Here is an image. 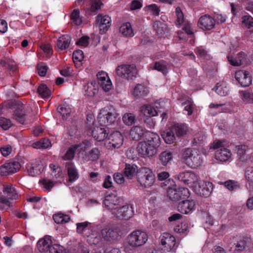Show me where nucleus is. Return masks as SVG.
<instances>
[{"instance_id": "52", "label": "nucleus", "mask_w": 253, "mask_h": 253, "mask_svg": "<svg viewBox=\"0 0 253 253\" xmlns=\"http://www.w3.org/2000/svg\"><path fill=\"white\" fill-rule=\"evenodd\" d=\"M48 69L46 63L42 62L39 63L37 65L38 74L41 77H44L46 75Z\"/></svg>"}, {"instance_id": "15", "label": "nucleus", "mask_w": 253, "mask_h": 253, "mask_svg": "<svg viewBox=\"0 0 253 253\" xmlns=\"http://www.w3.org/2000/svg\"><path fill=\"white\" fill-rule=\"evenodd\" d=\"M42 166L41 162L35 161L26 164V169L28 175L30 176L35 177L41 174L43 171Z\"/></svg>"}, {"instance_id": "21", "label": "nucleus", "mask_w": 253, "mask_h": 253, "mask_svg": "<svg viewBox=\"0 0 253 253\" xmlns=\"http://www.w3.org/2000/svg\"><path fill=\"white\" fill-rule=\"evenodd\" d=\"M248 150L249 147L246 145L242 144L236 146L235 150L236 151L240 161L244 163L247 161L249 156L246 152Z\"/></svg>"}, {"instance_id": "12", "label": "nucleus", "mask_w": 253, "mask_h": 253, "mask_svg": "<svg viewBox=\"0 0 253 253\" xmlns=\"http://www.w3.org/2000/svg\"><path fill=\"white\" fill-rule=\"evenodd\" d=\"M177 178L179 181H182L185 184L193 185L198 180L196 174L191 171H184L180 172L177 175Z\"/></svg>"}, {"instance_id": "19", "label": "nucleus", "mask_w": 253, "mask_h": 253, "mask_svg": "<svg viewBox=\"0 0 253 253\" xmlns=\"http://www.w3.org/2000/svg\"><path fill=\"white\" fill-rule=\"evenodd\" d=\"M149 92V91L146 86L142 84H138L131 91V95L133 97L136 99L144 98L148 95Z\"/></svg>"}, {"instance_id": "43", "label": "nucleus", "mask_w": 253, "mask_h": 253, "mask_svg": "<svg viewBox=\"0 0 253 253\" xmlns=\"http://www.w3.org/2000/svg\"><path fill=\"white\" fill-rule=\"evenodd\" d=\"M192 148H187L183 149L180 152L181 160L187 165V163L190 164L191 162L189 160V158L192 152Z\"/></svg>"}, {"instance_id": "46", "label": "nucleus", "mask_w": 253, "mask_h": 253, "mask_svg": "<svg viewBox=\"0 0 253 253\" xmlns=\"http://www.w3.org/2000/svg\"><path fill=\"white\" fill-rule=\"evenodd\" d=\"M147 149H148L147 143L145 141L140 142L136 148L137 152L141 157H147Z\"/></svg>"}, {"instance_id": "24", "label": "nucleus", "mask_w": 253, "mask_h": 253, "mask_svg": "<svg viewBox=\"0 0 253 253\" xmlns=\"http://www.w3.org/2000/svg\"><path fill=\"white\" fill-rule=\"evenodd\" d=\"M231 156L230 151L225 148L217 150L215 152V158L220 162H226Z\"/></svg>"}, {"instance_id": "2", "label": "nucleus", "mask_w": 253, "mask_h": 253, "mask_svg": "<svg viewBox=\"0 0 253 253\" xmlns=\"http://www.w3.org/2000/svg\"><path fill=\"white\" fill-rule=\"evenodd\" d=\"M156 177L152 169L148 168L142 167L139 169L137 181L145 187L150 186L154 184Z\"/></svg>"}, {"instance_id": "5", "label": "nucleus", "mask_w": 253, "mask_h": 253, "mask_svg": "<svg viewBox=\"0 0 253 253\" xmlns=\"http://www.w3.org/2000/svg\"><path fill=\"white\" fill-rule=\"evenodd\" d=\"M21 167V166L19 162L10 160L0 167V173L3 176L12 174L18 171Z\"/></svg>"}, {"instance_id": "27", "label": "nucleus", "mask_w": 253, "mask_h": 253, "mask_svg": "<svg viewBox=\"0 0 253 253\" xmlns=\"http://www.w3.org/2000/svg\"><path fill=\"white\" fill-rule=\"evenodd\" d=\"M145 139L149 145H153L159 147L160 145V138L155 133L148 132L145 134Z\"/></svg>"}, {"instance_id": "23", "label": "nucleus", "mask_w": 253, "mask_h": 253, "mask_svg": "<svg viewBox=\"0 0 253 253\" xmlns=\"http://www.w3.org/2000/svg\"><path fill=\"white\" fill-rule=\"evenodd\" d=\"M14 119L21 124H24L25 121V112L24 110V105L23 104L18 105L14 111L13 114Z\"/></svg>"}, {"instance_id": "59", "label": "nucleus", "mask_w": 253, "mask_h": 253, "mask_svg": "<svg viewBox=\"0 0 253 253\" xmlns=\"http://www.w3.org/2000/svg\"><path fill=\"white\" fill-rule=\"evenodd\" d=\"M12 125L11 121L4 117H0V126L4 130L8 129Z\"/></svg>"}, {"instance_id": "30", "label": "nucleus", "mask_w": 253, "mask_h": 253, "mask_svg": "<svg viewBox=\"0 0 253 253\" xmlns=\"http://www.w3.org/2000/svg\"><path fill=\"white\" fill-rule=\"evenodd\" d=\"M48 240L47 241L45 239H41L38 241L37 246L40 252L45 253L49 252V248L51 246L50 245L51 241L50 240Z\"/></svg>"}, {"instance_id": "33", "label": "nucleus", "mask_w": 253, "mask_h": 253, "mask_svg": "<svg viewBox=\"0 0 253 253\" xmlns=\"http://www.w3.org/2000/svg\"><path fill=\"white\" fill-rule=\"evenodd\" d=\"M139 169L134 164H127V179L136 178L138 175Z\"/></svg>"}, {"instance_id": "37", "label": "nucleus", "mask_w": 253, "mask_h": 253, "mask_svg": "<svg viewBox=\"0 0 253 253\" xmlns=\"http://www.w3.org/2000/svg\"><path fill=\"white\" fill-rule=\"evenodd\" d=\"M95 82H91L87 84V85L84 86V89L86 92V95L89 97H93L98 93V89L95 87Z\"/></svg>"}, {"instance_id": "8", "label": "nucleus", "mask_w": 253, "mask_h": 253, "mask_svg": "<svg viewBox=\"0 0 253 253\" xmlns=\"http://www.w3.org/2000/svg\"><path fill=\"white\" fill-rule=\"evenodd\" d=\"M174 157V152L167 149L159 154L157 158V163L164 167L170 166L173 162Z\"/></svg>"}, {"instance_id": "18", "label": "nucleus", "mask_w": 253, "mask_h": 253, "mask_svg": "<svg viewBox=\"0 0 253 253\" xmlns=\"http://www.w3.org/2000/svg\"><path fill=\"white\" fill-rule=\"evenodd\" d=\"M198 194L201 197L207 198L209 197L213 189V185L210 182H203L198 184Z\"/></svg>"}, {"instance_id": "64", "label": "nucleus", "mask_w": 253, "mask_h": 253, "mask_svg": "<svg viewBox=\"0 0 253 253\" xmlns=\"http://www.w3.org/2000/svg\"><path fill=\"white\" fill-rule=\"evenodd\" d=\"M245 177L248 181L253 183V167L247 168L245 171Z\"/></svg>"}, {"instance_id": "13", "label": "nucleus", "mask_w": 253, "mask_h": 253, "mask_svg": "<svg viewBox=\"0 0 253 253\" xmlns=\"http://www.w3.org/2000/svg\"><path fill=\"white\" fill-rule=\"evenodd\" d=\"M109 144L114 148H120L123 143L124 137L122 133L118 131H113L108 136Z\"/></svg>"}, {"instance_id": "57", "label": "nucleus", "mask_w": 253, "mask_h": 253, "mask_svg": "<svg viewBox=\"0 0 253 253\" xmlns=\"http://www.w3.org/2000/svg\"><path fill=\"white\" fill-rule=\"evenodd\" d=\"M242 24L248 29L253 27V18L249 15L243 16Z\"/></svg>"}, {"instance_id": "51", "label": "nucleus", "mask_w": 253, "mask_h": 253, "mask_svg": "<svg viewBox=\"0 0 253 253\" xmlns=\"http://www.w3.org/2000/svg\"><path fill=\"white\" fill-rule=\"evenodd\" d=\"M94 117L92 115L89 114L86 116V131L87 134H88V132H90V131L93 128L94 126Z\"/></svg>"}, {"instance_id": "58", "label": "nucleus", "mask_w": 253, "mask_h": 253, "mask_svg": "<svg viewBox=\"0 0 253 253\" xmlns=\"http://www.w3.org/2000/svg\"><path fill=\"white\" fill-rule=\"evenodd\" d=\"M84 58V52L82 50L78 49L74 51L73 53V59L75 62H82Z\"/></svg>"}, {"instance_id": "7", "label": "nucleus", "mask_w": 253, "mask_h": 253, "mask_svg": "<svg viewBox=\"0 0 253 253\" xmlns=\"http://www.w3.org/2000/svg\"><path fill=\"white\" fill-rule=\"evenodd\" d=\"M163 249L167 252H175L176 240L175 237L168 233H164L161 239Z\"/></svg>"}, {"instance_id": "3", "label": "nucleus", "mask_w": 253, "mask_h": 253, "mask_svg": "<svg viewBox=\"0 0 253 253\" xmlns=\"http://www.w3.org/2000/svg\"><path fill=\"white\" fill-rule=\"evenodd\" d=\"M147 240L148 235L146 233L140 230L134 231L127 236V243L133 247L144 245Z\"/></svg>"}, {"instance_id": "16", "label": "nucleus", "mask_w": 253, "mask_h": 253, "mask_svg": "<svg viewBox=\"0 0 253 253\" xmlns=\"http://www.w3.org/2000/svg\"><path fill=\"white\" fill-rule=\"evenodd\" d=\"M65 167L67 172L68 181L71 183L75 182L79 178V174L74 163L72 162H66Z\"/></svg>"}, {"instance_id": "17", "label": "nucleus", "mask_w": 253, "mask_h": 253, "mask_svg": "<svg viewBox=\"0 0 253 253\" xmlns=\"http://www.w3.org/2000/svg\"><path fill=\"white\" fill-rule=\"evenodd\" d=\"M195 207V202L193 200L183 199L179 203L177 206L178 211L183 214H187Z\"/></svg>"}, {"instance_id": "1", "label": "nucleus", "mask_w": 253, "mask_h": 253, "mask_svg": "<svg viewBox=\"0 0 253 253\" xmlns=\"http://www.w3.org/2000/svg\"><path fill=\"white\" fill-rule=\"evenodd\" d=\"M102 113L98 114L97 120L99 125L102 126H107L109 125H115L116 123L120 119L118 118L119 114L116 112L115 109L111 107L110 108L105 107Z\"/></svg>"}, {"instance_id": "31", "label": "nucleus", "mask_w": 253, "mask_h": 253, "mask_svg": "<svg viewBox=\"0 0 253 253\" xmlns=\"http://www.w3.org/2000/svg\"><path fill=\"white\" fill-rule=\"evenodd\" d=\"M0 65L5 69H9L10 71L14 72L16 70V67L14 61L8 58H3L0 59Z\"/></svg>"}, {"instance_id": "41", "label": "nucleus", "mask_w": 253, "mask_h": 253, "mask_svg": "<svg viewBox=\"0 0 253 253\" xmlns=\"http://www.w3.org/2000/svg\"><path fill=\"white\" fill-rule=\"evenodd\" d=\"M37 92L42 98H48L51 95L50 90L47 85L44 84H42L39 86Z\"/></svg>"}, {"instance_id": "22", "label": "nucleus", "mask_w": 253, "mask_h": 253, "mask_svg": "<svg viewBox=\"0 0 253 253\" xmlns=\"http://www.w3.org/2000/svg\"><path fill=\"white\" fill-rule=\"evenodd\" d=\"M103 238L106 241L114 240L117 239L119 233L117 229L105 228L101 230Z\"/></svg>"}, {"instance_id": "49", "label": "nucleus", "mask_w": 253, "mask_h": 253, "mask_svg": "<svg viewBox=\"0 0 253 253\" xmlns=\"http://www.w3.org/2000/svg\"><path fill=\"white\" fill-rule=\"evenodd\" d=\"M250 242V239L243 237L238 241L236 245V250L241 252L247 247V244Z\"/></svg>"}, {"instance_id": "34", "label": "nucleus", "mask_w": 253, "mask_h": 253, "mask_svg": "<svg viewBox=\"0 0 253 253\" xmlns=\"http://www.w3.org/2000/svg\"><path fill=\"white\" fill-rule=\"evenodd\" d=\"M53 219L57 224H64L70 220V217L69 215L58 212L53 215Z\"/></svg>"}, {"instance_id": "26", "label": "nucleus", "mask_w": 253, "mask_h": 253, "mask_svg": "<svg viewBox=\"0 0 253 253\" xmlns=\"http://www.w3.org/2000/svg\"><path fill=\"white\" fill-rule=\"evenodd\" d=\"M3 192L8 199L16 200L18 197L16 189L12 185H4Z\"/></svg>"}, {"instance_id": "38", "label": "nucleus", "mask_w": 253, "mask_h": 253, "mask_svg": "<svg viewBox=\"0 0 253 253\" xmlns=\"http://www.w3.org/2000/svg\"><path fill=\"white\" fill-rule=\"evenodd\" d=\"M171 128L174 134L178 137L181 136L186 133L187 127L184 125L176 124L174 125Z\"/></svg>"}, {"instance_id": "10", "label": "nucleus", "mask_w": 253, "mask_h": 253, "mask_svg": "<svg viewBox=\"0 0 253 253\" xmlns=\"http://www.w3.org/2000/svg\"><path fill=\"white\" fill-rule=\"evenodd\" d=\"M109 133L110 132L108 128L106 127V126L105 127L95 126L93 127L90 132H88V134H91L94 139L99 142L107 138Z\"/></svg>"}, {"instance_id": "60", "label": "nucleus", "mask_w": 253, "mask_h": 253, "mask_svg": "<svg viewBox=\"0 0 253 253\" xmlns=\"http://www.w3.org/2000/svg\"><path fill=\"white\" fill-rule=\"evenodd\" d=\"M224 184L225 187L230 191L238 189L240 188V186L237 184V182L232 180L226 181L224 183Z\"/></svg>"}, {"instance_id": "42", "label": "nucleus", "mask_w": 253, "mask_h": 253, "mask_svg": "<svg viewBox=\"0 0 253 253\" xmlns=\"http://www.w3.org/2000/svg\"><path fill=\"white\" fill-rule=\"evenodd\" d=\"M117 218L121 220H126V206H123L122 207L116 209L112 213Z\"/></svg>"}, {"instance_id": "44", "label": "nucleus", "mask_w": 253, "mask_h": 253, "mask_svg": "<svg viewBox=\"0 0 253 253\" xmlns=\"http://www.w3.org/2000/svg\"><path fill=\"white\" fill-rule=\"evenodd\" d=\"M213 89H215L216 92L221 96H226L228 94V89L223 83H217Z\"/></svg>"}, {"instance_id": "39", "label": "nucleus", "mask_w": 253, "mask_h": 253, "mask_svg": "<svg viewBox=\"0 0 253 253\" xmlns=\"http://www.w3.org/2000/svg\"><path fill=\"white\" fill-rule=\"evenodd\" d=\"M116 80H120L121 78L123 79H126V64H121L116 68Z\"/></svg>"}, {"instance_id": "63", "label": "nucleus", "mask_w": 253, "mask_h": 253, "mask_svg": "<svg viewBox=\"0 0 253 253\" xmlns=\"http://www.w3.org/2000/svg\"><path fill=\"white\" fill-rule=\"evenodd\" d=\"M182 105L184 106V110L187 111L188 115H191L193 112V104L192 102L187 100L184 102L182 103Z\"/></svg>"}, {"instance_id": "4", "label": "nucleus", "mask_w": 253, "mask_h": 253, "mask_svg": "<svg viewBox=\"0 0 253 253\" xmlns=\"http://www.w3.org/2000/svg\"><path fill=\"white\" fill-rule=\"evenodd\" d=\"M190 195L189 191L187 188H176L169 187L167 190L168 196L170 200L174 202L187 199L189 197Z\"/></svg>"}, {"instance_id": "50", "label": "nucleus", "mask_w": 253, "mask_h": 253, "mask_svg": "<svg viewBox=\"0 0 253 253\" xmlns=\"http://www.w3.org/2000/svg\"><path fill=\"white\" fill-rule=\"evenodd\" d=\"M90 1L91 5L89 8V12L96 14L103 4L101 0H90Z\"/></svg>"}, {"instance_id": "32", "label": "nucleus", "mask_w": 253, "mask_h": 253, "mask_svg": "<svg viewBox=\"0 0 253 253\" xmlns=\"http://www.w3.org/2000/svg\"><path fill=\"white\" fill-rule=\"evenodd\" d=\"M143 135L142 129L138 126H134L129 132L130 138L132 140L138 141Z\"/></svg>"}, {"instance_id": "61", "label": "nucleus", "mask_w": 253, "mask_h": 253, "mask_svg": "<svg viewBox=\"0 0 253 253\" xmlns=\"http://www.w3.org/2000/svg\"><path fill=\"white\" fill-rule=\"evenodd\" d=\"M145 115L149 117L155 116L158 115L157 110L152 106H147L144 111Z\"/></svg>"}, {"instance_id": "14", "label": "nucleus", "mask_w": 253, "mask_h": 253, "mask_svg": "<svg viewBox=\"0 0 253 253\" xmlns=\"http://www.w3.org/2000/svg\"><path fill=\"white\" fill-rule=\"evenodd\" d=\"M227 58L230 64L233 66L247 64L248 62L247 54L243 51L239 52L235 56L228 55Z\"/></svg>"}, {"instance_id": "9", "label": "nucleus", "mask_w": 253, "mask_h": 253, "mask_svg": "<svg viewBox=\"0 0 253 253\" xmlns=\"http://www.w3.org/2000/svg\"><path fill=\"white\" fill-rule=\"evenodd\" d=\"M235 78L243 87L249 86L252 84L251 76L248 71L239 70L236 72Z\"/></svg>"}, {"instance_id": "28", "label": "nucleus", "mask_w": 253, "mask_h": 253, "mask_svg": "<svg viewBox=\"0 0 253 253\" xmlns=\"http://www.w3.org/2000/svg\"><path fill=\"white\" fill-rule=\"evenodd\" d=\"M98 80V84L105 92H108L112 88V84L109 79L106 80L105 77H102L101 75H97Z\"/></svg>"}, {"instance_id": "62", "label": "nucleus", "mask_w": 253, "mask_h": 253, "mask_svg": "<svg viewBox=\"0 0 253 253\" xmlns=\"http://www.w3.org/2000/svg\"><path fill=\"white\" fill-rule=\"evenodd\" d=\"M89 43V37L87 36H84L80 38L77 42L76 44L77 45L86 47Z\"/></svg>"}, {"instance_id": "25", "label": "nucleus", "mask_w": 253, "mask_h": 253, "mask_svg": "<svg viewBox=\"0 0 253 253\" xmlns=\"http://www.w3.org/2000/svg\"><path fill=\"white\" fill-rule=\"evenodd\" d=\"M71 40L68 35H63L57 40L56 45L61 50L68 48Z\"/></svg>"}, {"instance_id": "6", "label": "nucleus", "mask_w": 253, "mask_h": 253, "mask_svg": "<svg viewBox=\"0 0 253 253\" xmlns=\"http://www.w3.org/2000/svg\"><path fill=\"white\" fill-rule=\"evenodd\" d=\"M120 198L117 196L116 191L110 194L106 193L105 199L103 201V205L105 208L109 210H116L117 209V206L120 204Z\"/></svg>"}, {"instance_id": "55", "label": "nucleus", "mask_w": 253, "mask_h": 253, "mask_svg": "<svg viewBox=\"0 0 253 253\" xmlns=\"http://www.w3.org/2000/svg\"><path fill=\"white\" fill-rule=\"evenodd\" d=\"M49 253H66L64 248L58 244H54L49 248Z\"/></svg>"}, {"instance_id": "20", "label": "nucleus", "mask_w": 253, "mask_h": 253, "mask_svg": "<svg viewBox=\"0 0 253 253\" xmlns=\"http://www.w3.org/2000/svg\"><path fill=\"white\" fill-rule=\"evenodd\" d=\"M191 154L189 160L192 161L191 163L190 164L187 163V165L192 168H196L200 166L202 163L201 155L199 152L193 149Z\"/></svg>"}, {"instance_id": "56", "label": "nucleus", "mask_w": 253, "mask_h": 253, "mask_svg": "<svg viewBox=\"0 0 253 253\" xmlns=\"http://www.w3.org/2000/svg\"><path fill=\"white\" fill-rule=\"evenodd\" d=\"M96 22L98 25H107L110 24L111 22V18L108 15H105L102 16L99 14L97 16Z\"/></svg>"}, {"instance_id": "53", "label": "nucleus", "mask_w": 253, "mask_h": 253, "mask_svg": "<svg viewBox=\"0 0 253 253\" xmlns=\"http://www.w3.org/2000/svg\"><path fill=\"white\" fill-rule=\"evenodd\" d=\"M70 18L76 24L79 25L82 22V20L80 18V10L79 9H75L71 14Z\"/></svg>"}, {"instance_id": "36", "label": "nucleus", "mask_w": 253, "mask_h": 253, "mask_svg": "<svg viewBox=\"0 0 253 253\" xmlns=\"http://www.w3.org/2000/svg\"><path fill=\"white\" fill-rule=\"evenodd\" d=\"M57 111L61 114L62 117V119L65 120L68 118L71 112V110L69 106L65 104L59 105L57 108Z\"/></svg>"}, {"instance_id": "47", "label": "nucleus", "mask_w": 253, "mask_h": 253, "mask_svg": "<svg viewBox=\"0 0 253 253\" xmlns=\"http://www.w3.org/2000/svg\"><path fill=\"white\" fill-rule=\"evenodd\" d=\"M137 70L135 64L127 65V80H133L136 78Z\"/></svg>"}, {"instance_id": "48", "label": "nucleus", "mask_w": 253, "mask_h": 253, "mask_svg": "<svg viewBox=\"0 0 253 253\" xmlns=\"http://www.w3.org/2000/svg\"><path fill=\"white\" fill-rule=\"evenodd\" d=\"M123 172V174L117 172L113 175L114 181L118 184H122L125 182L124 176H126V163L125 164V167Z\"/></svg>"}, {"instance_id": "45", "label": "nucleus", "mask_w": 253, "mask_h": 253, "mask_svg": "<svg viewBox=\"0 0 253 253\" xmlns=\"http://www.w3.org/2000/svg\"><path fill=\"white\" fill-rule=\"evenodd\" d=\"M165 63V62L163 60L155 62L153 68L166 75L168 73V70Z\"/></svg>"}, {"instance_id": "35", "label": "nucleus", "mask_w": 253, "mask_h": 253, "mask_svg": "<svg viewBox=\"0 0 253 253\" xmlns=\"http://www.w3.org/2000/svg\"><path fill=\"white\" fill-rule=\"evenodd\" d=\"M88 160L94 162L98 160L100 156V151L97 148H93L88 152L85 154Z\"/></svg>"}, {"instance_id": "11", "label": "nucleus", "mask_w": 253, "mask_h": 253, "mask_svg": "<svg viewBox=\"0 0 253 253\" xmlns=\"http://www.w3.org/2000/svg\"><path fill=\"white\" fill-rule=\"evenodd\" d=\"M198 25L203 30H211L214 28L215 20L209 15L205 14L200 17Z\"/></svg>"}, {"instance_id": "54", "label": "nucleus", "mask_w": 253, "mask_h": 253, "mask_svg": "<svg viewBox=\"0 0 253 253\" xmlns=\"http://www.w3.org/2000/svg\"><path fill=\"white\" fill-rule=\"evenodd\" d=\"M174 230L178 233H187L189 232V227L187 222L182 221L180 225H177L175 227Z\"/></svg>"}, {"instance_id": "40", "label": "nucleus", "mask_w": 253, "mask_h": 253, "mask_svg": "<svg viewBox=\"0 0 253 253\" xmlns=\"http://www.w3.org/2000/svg\"><path fill=\"white\" fill-rule=\"evenodd\" d=\"M78 148V146L75 145L70 147L62 157V159L64 161H71L73 160L75 157L76 151Z\"/></svg>"}, {"instance_id": "29", "label": "nucleus", "mask_w": 253, "mask_h": 253, "mask_svg": "<svg viewBox=\"0 0 253 253\" xmlns=\"http://www.w3.org/2000/svg\"><path fill=\"white\" fill-rule=\"evenodd\" d=\"M161 136L168 144L173 143L175 139V134L171 127L162 132Z\"/></svg>"}]
</instances>
